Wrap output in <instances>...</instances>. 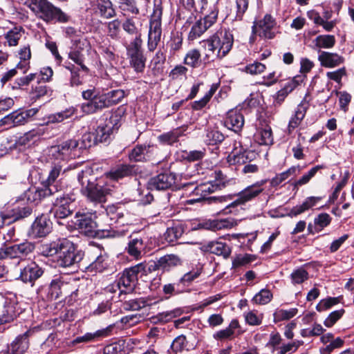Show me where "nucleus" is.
<instances>
[{"mask_svg":"<svg viewBox=\"0 0 354 354\" xmlns=\"http://www.w3.org/2000/svg\"><path fill=\"white\" fill-rule=\"evenodd\" d=\"M77 180L80 185V192L88 201L94 204L106 203L111 189L95 176L91 168L86 167L80 172Z\"/></svg>","mask_w":354,"mask_h":354,"instance_id":"obj_1","label":"nucleus"},{"mask_svg":"<svg viewBox=\"0 0 354 354\" xmlns=\"http://www.w3.org/2000/svg\"><path fill=\"white\" fill-rule=\"evenodd\" d=\"M233 43V35L227 30L216 32L203 41L201 44L205 50L204 62L208 63L216 58L224 57L232 49Z\"/></svg>","mask_w":354,"mask_h":354,"instance_id":"obj_2","label":"nucleus"},{"mask_svg":"<svg viewBox=\"0 0 354 354\" xmlns=\"http://www.w3.org/2000/svg\"><path fill=\"white\" fill-rule=\"evenodd\" d=\"M29 8L36 16L46 22L55 19L61 23L68 21V17L64 12L47 0H31Z\"/></svg>","mask_w":354,"mask_h":354,"instance_id":"obj_3","label":"nucleus"},{"mask_svg":"<svg viewBox=\"0 0 354 354\" xmlns=\"http://www.w3.org/2000/svg\"><path fill=\"white\" fill-rule=\"evenodd\" d=\"M83 253L76 251L73 243L62 239V244L56 257V263L59 268H73L83 259Z\"/></svg>","mask_w":354,"mask_h":354,"instance_id":"obj_4","label":"nucleus"},{"mask_svg":"<svg viewBox=\"0 0 354 354\" xmlns=\"http://www.w3.org/2000/svg\"><path fill=\"white\" fill-rule=\"evenodd\" d=\"M82 97L88 101L81 106L82 112L86 114H91L109 107L105 94L100 93L95 88L84 91Z\"/></svg>","mask_w":354,"mask_h":354,"instance_id":"obj_5","label":"nucleus"},{"mask_svg":"<svg viewBox=\"0 0 354 354\" xmlns=\"http://www.w3.org/2000/svg\"><path fill=\"white\" fill-rule=\"evenodd\" d=\"M80 144L76 140H68L59 145L52 146L48 150L50 160L64 161L78 156Z\"/></svg>","mask_w":354,"mask_h":354,"instance_id":"obj_6","label":"nucleus"},{"mask_svg":"<svg viewBox=\"0 0 354 354\" xmlns=\"http://www.w3.org/2000/svg\"><path fill=\"white\" fill-rule=\"evenodd\" d=\"M277 29L276 19L270 14H266L252 26L253 32L265 39H273L278 32Z\"/></svg>","mask_w":354,"mask_h":354,"instance_id":"obj_7","label":"nucleus"},{"mask_svg":"<svg viewBox=\"0 0 354 354\" xmlns=\"http://www.w3.org/2000/svg\"><path fill=\"white\" fill-rule=\"evenodd\" d=\"M73 199L68 196L57 194L55 200L53 202L50 209L54 216L58 218H64L70 216L73 212Z\"/></svg>","mask_w":354,"mask_h":354,"instance_id":"obj_8","label":"nucleus"},{"mask_svg":"<svg viewBox=\"0 0 354 354\" xmlns=\"http://www.w3.org/2000/svg\"><path fill=\"white\" fill-rule=\"evenodd\" d=\"M162 34L161 12H155L151 16L148 34V48L153 51L160 41Z\"/></svg>","mask_w":354,"mask_h":354,"instance_id":"obj_9","label":"nucleus"},{"mask_svg":"<svg viewBox=\"0 0 354 354\" xmlns=\"http://www.w3.org/2000/svg\"><path fill=\"white\" fill-rule=\"evenodd\" d=\"M34 249V245L25 242L20 244H16L10 247L0 249V260L4 259H22L31 253Z\"/></svg>","mask_w":354,"mask_h":354,"instance_id":"obj_10","label":"nucleus"},{"mask_svg":"<svg viewBox=\"0 0 354 354\" xmlns=\"http://www.w3.org/2000/svg\"><path fill=\"white\" fill-rule=\"evenodd\" d=\"M175 182L174 175L171 173H162L151 178L148 185L151 190H164L170 188Z\"/></svg>","mask_w":354,"mask_h":354,"instance_id":"obj_11","label":"nucleus"},{"mask_svg":"<svg viewBox=\"0 0 354 354\" xmlns=\"http://www.w3.org/2000/svg\"><path fill=\"white\" fill-rule=\"evenodd\" d=\"M262 185V183H258L247 187L237 195V198L227 207H230L236 205L244 204L254 198L263 192V189L261 187Z\"/></svg>","mask_w":354,"mask_h":354,"instance_id":"obj_12","label":"nucleus"},{"mask_svg":"<svg viewBox=\"0 0 354 354\" xmlns=\"http://www.w3.org/2000/svg\"><path fill=\"white\" fill-rule=\"evenodd\" d=\"M77 225L82 233L88 236H94L96 235L97 230V223L91 218L90 215L83 214L78 216L77 214Z\"/></svg>","mask_w":354,"mask_h":354,"instance_id":"obj_13","label":"nucleus"},{"mask_svg":"<svg viewBox=\"0 0 354 354\" xmlns=\"http://www.w3.org/2000/svg\"><path fill=\"white\" fill-rule=\"evenodd\" d=\"M147 244L142 238L131 239L126 250L127 253L135 259L138 260L147 253Z\"/></svg>","mask_w":354,"mask_h":354,"instance_id":"obj_14","label":"nucleus"},{"mask_svg":"<svg viewBox=\"0 0 354 354\" xmlns=\"http://www.w3.org/2000/svg\"><path fill=\"white\" fill-rule=\"evenodd\" d=\"M318 60L321 66L325 68H335L344 62L342 56L327 51H319Z\"/></svg>","mask_w":354,"mask_h":354,"instance_id":"obj_15","label":"nucleus"},{"mask_svg":"<svg viewBox=\"0 0 354 354\" xmlns=\"http://www.w3.org/2000/svg\"><path fill=\"white\" fill-rule=\"evenodd\" d=\"M112 326H109L105 328L96 330L94 333H86L82 336H79L73 339V344L88 343L100 340V339L107 337L110 335Z\"/></svg>","mask_w":354,"mask_h":354,"instance_id":"obj_16","label":"nucleus"},{"mask_svg":"<svg viewBox=\"0 0 354 354\" xmlns=\"http://www.w3.org/2000/svg\"><path fill=\"white\" fill-rule=\"evenodd\" d=\"M50 230L51 223L44 215L37 217L31 227L32 234L36 237L45 236L50 232Z\"/></svg>","mask_w":354,"mask_h":354,"instance_id":"obj_17","label":"nucleus"},{"mask_svg":"<svg viewBox=\"0 0 354 354\" xmlns=\"http://www.w3.org/2000/svg\"><path fill=\"white\" fill-rule=\"evenodd\" d=\"M182 263L180 258L176 254H166L160 257L154 263V269L169 270L171 268L180 265Z\"/></svg>","mask_w":354,"mask_h":354,"instance_id":"obj_18","label":"nucleus"},{"mask_svg":"<svg viewBox=\"0 0 354 354\" xmlns=\"http://www.w3.org/2000/svg\"><path fill=\"white\" fill-rule=\"evenodd\" d=\"M43 273V270L37 264L32 262L21 270L20 278L25 283H32L39 279Z\"/></svg>","mask_w":354,"mask_h":354,"instance_id":"obj_19","label":"nucleus"},{"mask_svg":"<svg viewBox=\"0 0 354 354\" xmlns=\"http://www.w3.org/2000/svg\"><path fill=\"white\" fill-rule=\"evenodd\" d=\"M153 146L149 145H136L129 153V157L131 161H146L153 153Z\"/></svg>","mask_w":354,"mask_h":354,"instance_id":"obj_20","label":"nucleus"},{"mask_svg":"<svg viewBox=\"0 0 354 354\" xmlns=\"http://www.w3.org/2000/svg\"><path fill=\"white\" fill-rule=\"evenodd\" d=\"M29 347L28 332H26L16 337L8 346L10 354H24Z\"/></svg>","mask_w":354,"mask_h":354,"instance_id":"obj_21","label":"nucleus"},{"mask_svg":"<svg viewBox=\"0 0 354 354\" xmlns=\"http://www.w3.org/2000/svg\"><path fill=\"white\" fill-rule=\"evenodd\" d=\"M225 124L229 129L238 132L244 124L243 116L237 110H230L227 113Z\"/></svg>","mask_w":354,"mask_h":354,"instance_id":"obj_22","label":"nucleus"},{"mask_svg":"<svg viewBox=\"0 0 354 354\" xmlns=\"http://www.w3.org/2000/svg\"><path fill=\"white\" fill-rule=\"evenodd\" d=\"M236 225L234 220L229 218L221 220H208L202 222V227L204 230H220L222 229H230Z\"/></svg>","mask_w":354,"mask_h":354,"instance_id":"obj_23","label":"nucleus"},{"mask_svg":"<svg viewBox=\"0 0 354 354\" xmlns=\"http://www.w3.org/2000/svg\"><path fill=\"white\" fill-rule=\"evenodd\" d=\"M308 103L304 100L297 107L295 115L290 118L288 124V131L292 132L301 122L308 109Z\"/></svg>","mask_w":354,"mask_h":354,"instance_id":"obj_24","label":"nucleus"},{"mask_svg":"<svg viewBox=\"0 0 354 354\" xmlns=\"http://www.w3.org/2000/svg\"><path fill=\"white\" fill-rule=\"evenodd\" d=\"M257 153L254 151H244L239 153H232L228 156V161L233 165H245L255 160Z\"/></svg>","mask_w":354,"mask_h":354,"instance_id":"obj_25","label":"nucleus"},{"mask_svg":"<svg viewBox=\"0 0 354 354\" xmlns=\"http://www.w3.org/2000/svg\"><path fill=\"white\" fill-rule=\"evenodd\" d=\"M94 8L97 13L106 19L111 18L115 15L110 0H94Z\"/></svg>","mask_w":354,"mask_h":354,"instance_id":"obj_26","label":"nucleus"},{"mask_svg":"<svg viewBox=\"0 0 354 354\" xmlns=\"http://www.w3.org/2000/svg\"><path fill=\"white\" fill-rule=\"evenodd\" d=\"M17 315L15 304L6 301L0 310V325L12 322Z\"/></svg>","mask_w":354,"mask_h":354,"instance_id":"obj_27","label":"nucleus"},{"mask_svg":"<svg viewBox=\"0 0 354 354\" xmlns=\"http://www.w3.org/2000/svg\"><path fill=\"white\" fill-rule=\"evenodd\" d=\"M27 121V114H24L23 111H15L2 118L0 124L17 126L24 124Z\"/></svg>","mask_w":354,"mask_h":354,"instance_id":"obj_28","label":"nucleus"},{"mask_svg":"<svg viewBox=\"0 0 354 354\" xmlns=\"http://www.w3.org/2000/svg\"><path fill=\"white\" fill-rule=\"evenodd\" d=\"M90 259L92 260V262L90 263V267L92 269L101 272L106 268V263L105 261L106 257L102 254V251L100 249L95 248L91 252Z\"/></svg>","mask_w":354,"mask_h":354,"instance_id":"obj_29","label":"nucleus"},{"mask_svg":"<svg viewBox=\"0 0 354 354\" xmlns=\"http://www.w3.org/2000/svg\"><path fill=\"white\" fill-rule=\"evenodd\" d=\"M320 200V197H308L303 202L301 205L294 207L290 210V215L296 216L315 206Z\"/></svg>","mask_w":354,"mask_h":354,"instance_id":"obj_30","label":"nucleus"},{"mask_svg":"<svg viewBox=\"0 0 354 354\" xmlns=\"http://www.w3.org/2000/svg\"><path fill=\"white\" fill-rule=\"evenodd\" d=\"M254 139L259 145H268L273 142L272 130L270 127L259 129L254 134Z\"/></svg>","mask_w":354,"mask_h":354,"instance_id":"obj_31","label":"nucleus"},{"mask_svg":"<svg viewBox=\"0 0 354 354\" xmlns=\"http://www.w3.org/2000/svg\"><path fill=\"white\" fill-rule=\"evenodd\" d=\"M75 112L73 107H70L64 111L50 114L47 118L46 124L50 123H59L63 122L64 120L68 119L72 117Z\"/></svg>","mask_w":354,"mask_h":354,"instance_id":"obj_32","label":"nucleus"},{"mask_svg":"<svg viewBox=\"0 0 354 354\" xmlns=\"http://www.w3.org/2000/svg\"><path fill=\"white\" fill-rule=\"evenodd\" d=\"M62 244V239L51 243L41 244L39 247L40 254L44 257H53L57 254Z\"/></svg>","mask_w":354,"mask_h":354,"instance_id":"obj_33","label":"nucleus"},{"mask_svg":"<svg viewBox=\"0 0 354 354\" xmlns=\"http://www.w3.org/2000/svg\"><path fill=\"white\" fill-rule=\"evenodd\" d=\"M335 42V37L332 35H320L313 40L315 47L319 49L332 48Z\"/></svg>","mask_w":354,"mask_h":354,"instance_id":"obj_34","label":"nucleus"},{"mask_svg":"<svg viewBox=\"0 0 354 354\" xmlns=\"http://www.w3.org/2000/svg\"><path fill=\"white\" fill-rule=\"evenodd\" d=\"M133 172V167L127 165H120L113 168L109 173V176L113 180H119L131 175Z\"/></svg>","mask_w":354,"mask_h":354,"instance_id":"obj_35","label":"nucleus"},{"mask_svg":"<svg viewBox=\"0 0 354 354\" xmlns=\"http://www.w3.org/2000/svg\"><path fill=\"white\" fill-rule=\"evenodd\" d=\"M185 230L183 224H178L167 228L165 233V239L169 243H172L182 236Z\"/></svg>","mask_w":354,"mask_h":354,"instance_id":"obj_36","label":"nucleus"},{"mask_svg":"<svg viewBox=\"0 0 354 354\" xmlns=\"http://www.w3.org/2000/svg\"><path fill=\"white\" fill-rule=\"evenodd\" d=\"M64 283L59 279L52 280L50 282L47 297L50 300H56L61 297L62 294V287Z\"/></svg>","mask_w":354,"mask_h":354,"instance_id":"obj_37","label":"nucleus"},{"mask_svg":"<svg viewBox=\"0 0 354 354\" xmlns=\"http://www.w3.org/2000/svg\"><path fill=\"white\" fill-rule=\"evenodd\" d=\"M208 248L212 253L222 255L225 258L231 253L230 248L223 242H211L208 244Z\"/></svg>","mask_w":354,"mask_h":354,"instance_id":"obj_38","label":"nucleus"},{"mask_svg":"<svg viewBox=\"0 0 354 354\" xmlns=\"http://www.w3.org/2000/svg\"><path fill=\"white\" fill-rule=\"evenodd\" d=\"M68 57L77 64L81 70L85 73H88L89 69L86 65L85 57L83 50L74 49L68 54Z\"/></svg>","mask_w":354,"mask_h":354,"instance_id":"obj_39","label":"nucleus"},{"mask_svg":"<svg viewBox=\"0 0 354 354\" xmlns=\"http://www.w3.org/2000/svg\"><path fill=\"white\" fill-rule=\"evenodd\" d=\"M142 39L140 36H136L135 39L127 46V55L129 58L138 56L143 54L142 49Z\"/></svg>","mask_w":354,"mask_h":354,"instance_id":"obj_40","label":"nucleus"},{"mask_svg":"<svg viewBox=\"0 0 354 354\" xmlns=\"http://www.w3.org/2000/svg\"><path fill=\"white\" fill-rule=\"evenodd\" d=\"M201 62V53L196 49L189 50L184 58V64L192 68L198 67Z\"/></svg>","mask_w":354,"mask_h":354,"instance_id":"obj_41","label":"nucleus"},{"mask_svg":"<svg viewBox=\"0 0 354 354\" xmlns=\"http://www.w3.org/2000/svg\"><path fill=\"white\" fill-rule=\"evenodd\" d=\"M41 135V133L39 131L32 129L20 136L17 141V144L19 146H30L34 142L35 138Z\"/></svg>","mask_w":354,"mask_h":354,"instance_id":"obj_42","label":"nucleus"},{"mask_svg":"<svg viewBox=\"0 0 354 354\" xmlns=\"http://www.w3.org/2000/svg\"><path fill=\"white\" fill-rule=\"evenodd\" d=\"M216 189V187L210 183H205L200 185L199 186L196 187L195 191L196 192L197 194H201L202 195V198L189 200L187 201V203L189 204H193L195 202H198L202 199H205V196L207 194L214 192Z\"/></svg>","mask_w":354,"mask_h":354,"instance_id":"obj_43","label":"nucleus"},{"mask_svg":"<svg viewBox=\"0 0 354 354\" xmlns=\"http://www.w3.org/2000/svg\"><path fill=\"white\" fill-rule=\"evenodd\" d=\"M183 313V310L180 308H176L172 310L163 312L159 313L156 317H153L154 322H168L174 317L180 316Z\"/></svg>","mask_w":354,"mask_h":354,"instance_id":"obj_44","label":"nucleus"},{"mask_svg":"<svg viewBox=\"0 0 354 354\" xmlns=\"http://www.w3.org/2000/svg\"><path fill=\"white\" fill-rule=\"evenodd\" d=\"M23 30L21 27H15L10 30L6 35V39L10 46H17L21 37Z\"/></svg>","mask_w":354,"mask_h":354,"instance_id":"obj_45","label":"nucleus"},{"mask_svg":"<svg viewBox=\"0 0 354 354\" xmlns=\"http://www.w3.org/2000/svg\"><path fill=\"white\" fill-rule=\"evenodd\" d=\"M104 94L109 107L118 104L124 97V91L121 89L113 90Z\"/></svg>","mask_w":354,"mask_h":354,"instance_id":"obj_46","label":"nucleus"},{"mask_svg":"<svg viewBox=\"0 0 354 354\" xmlns=\"http://www.w3.org/2000/svg\"><path fill=\"white\" fill-rule=\"evenodd\" d=\"M32 208L28 206L18 207L12 209L9 213L11 214L13 222L29 216L32 214Z\"/></svg>","mask_w":354,"mask_h":354,"instance_id":"obj_47","label":"nucleus"},{"mask_svg":"<svg viewBox=\"0 0 354 354\" xmlns=\"http://www.w3.org/2000/svg\"><path fill=\"white\" fill-rule=\"evenodd\" d=\"M297 312L296 308H291L289 310L277 309L274 315V322H279L283 320H287L293 317Z\"/></svg>","mask_w":354,"mask_h":354,"instance_id":"obj_48","label":"nucleus"},{"mask_svg":"<svg viewBox=\"0 0 354 354\" xmlns=\"http://www.w3.org/2000/svg\"><path fill=\"white\" fill-rule=\"evenodd\" d=\"M207 27L205 24V22H202L201 20L197 21L192 26L188 38L189 40H194L198 38L204 32L207 30Z\"/></svg>","mask_w":354,"mask_h":354,"instance_id":"obj_49","label":"nucleus"},{"mask_svg":"<svg viewBox=\"0 0 354 354\" xmlns=\"http://www.w3.org/2000/svg\"><path fill=\"white\" fill-rule=\"evenodd\" d=\"M223 134L217 129H207L206 132L205 141L209 145H216L223 141Z\"/></svg>","mask_w":354,"mask_h":354,"instance_id":"obj_50","label":"nucleus"},{"mask_svg":"<svg viewBox=\"0 0 354 354\" xmlns=\"http://www.w3.org/2000/svg\"><path fill=\"white\" fill-rule=\"evenodd\" d=\"M136 283H131V279L121 276L117 283V287L120 291V294H128L132 292L134 290Z\"/></svg>","mask_w":354,"mask_h":354,"instance_id":"obj_51","label":"nucleus"},{"mask_svg":"<svg viewBox=\"0 0 354 354\" xmlns=\"http://www.w3.org/2000/svg\"><path fill=\"white\" fill-rule=\"evenodd\" d=\"M323 167L322 165H317L313 167L308 173L303 175L299 180L295 182V187H299L307 184L310 179L315 176L317 172Z\"/></svg>","mask_w":354,"mask_h":354,"instance_id":"obj_52","label":"nucleus"},{"mask_svg":"<svg viewBox=\"0 0 354 354\" xmlns=\"http://www.w3.org/2000/svg\"><path fill=\"white\" fill-rule=\"evenodd\" d=\"M272 297L271 292L268 290H261L259 293L256 294L252 301L260 305H264L269 303Z\"/></svg>","mask_w":354,"mask_h":354,"instance_id":"obj_53","label":"nucleus"},{"mask_svg":"<svg viewBox=\"0 0 354 354\" xmlns=\"http://www.w3.org/2000/svg\"><path fill=\"white\" fill-rule=\"evenodd\" d=\"M180 136V133L178 130H175L173 131H170L162 135H160L158 137V140L160 142L165 145H172L173 143L177 142L178 137Z\"/></svg>","mask_w":354,"mask_h":354,"instance_id":"obj_54","label":"nucleus"},{"mask_svg":"<svg viewBox=\"0 0 354 354\" xmlns=\"http://www.w3.org/2000/svg\"><path fill=\"white\" fill-rule=\"evenodd\" d=\"M341 297H328L325 299H322L317 306V310L319 312L326 310L334 305L337 304L340 302Z\"/></svg>","mask_w":354,"mask_h":354,"instance_id":"obj_55","label":"nucleus"},{"mask_svg":"<svg viewBox=\"0 0 354 354\" xmlns=\"http://www.w3.org/2000/svg\"><path fill=\"white\" fill-rule=\"evenodd\" d=\"M97 137L92 133H84L81 139V142L78 147V149H86L91 147L92 145H95L97 141Z\"/></svg>","mask_w":354,"mask_h":354,"instance_id":"obj_56","label":"nucleus"},{"mask_svg":"<svg viewBox=\"0 0 354 354\" xmlns=\"http://www.w3.org/2000/svg\"><path fill=\"white\" fill-rule=\"evenodd\" d=\"M146 306V301L142 299H130L123 304L124 309L127 310H138Z\"/></svg>","mask_w":354,"mask_h":354,"instance_id":"obj_57","label":"nucleus"},{"mask_svg":"<svg viewBox=\"0 0 354 354\" xmlns=\"http://www.w3.org/2000/svg\"><path fill=\"white\" fill-rule=\"evenodd\" d=\"M308 273L303 268L295 270L291 274L292 282L295 284H299L307 280Z\"/></svg>","mask_w":354,"mask_h":354,"instance_id":"obj_58","label":"nucleus"},{"mask_svg":"<svg viewBox=\"0 0 354 354\" xmlns=\"http://www.w3.org/2000/svg\"><path fill=\"white\" fill-rule=\"evenodd\" d=\"M145 61L143 54L130 58V64L136 72H142L144 70Z\"/></svg>","mask_w":354,"mask_h":354,"instance_id":"obj_59","label":"nucleus"},{"mask_svg":"<svg viewBox=\"0 0 354 354\" xmlns=\"http://www.w3.org/2000/svg\"><path fill=\"white\" fill-rule=\"evenodd\" d=\"M120 21L118 19H115L108 23L109 36L113 39H117L120 33Z\"/></svg>","mask_w":354,"mask_h":354,"instance_id":"obj_60","label":"nucleus"},{"mask_svg":"<svg viewBox=\"0 0 354 354\" xmlns=\"http://www.w3.org/2000/svg\"><path fill=\"white\" fill-rule=\"evenodd\" d=\"M66 68L71 72L70 83L72 86H77L82 84L78 69L74 65L68 66Z\"/></svg>","mask_w":354,"mask_h":354,"instance_id":"obj_61","label":"nucleus"},{"mask_svg":"<svg viewBox=\"0 0 354 354\" xmlns=\"http://www.w3.org/2000/svg\"><path fill=\"white\" fill-rule=\"evenodd\" d=\"M236 21H241L245 11L248 8V0H236Z\"/></svg>","mask_w":354,"mask_h":354,"instance_id":"obj_62","label":"nucleus"},{"mask_svg":"<svg viewBox=\"0 0 354 354\" xmlns=\"http://www.w3.org/2000/svg\"><path fill=\"white\" fill-rule=\"evenodd\" d=\"M266 66L260 62H255L245 66V71L251 75H257L263 73Z\"/></svg>","mask_w":354,"mask_h":354,"instance_id":"obj_63","label":"nucleus"},{"mask_svg":"<svg viewBox=\"0 0 354 354\" xmlns=\"http://www.w3.org/2000/svg\"><path fill=\"white\" fill-rule=\"evenodd\" d=\"M344 313V309H340L332 312L324 321V325L326 327H331L339 319L342 317Z\"/></svg>","mask_w":354,"mask_h":354,"instance_id":"obj_64","label":"nucleus"}]
</instances>
